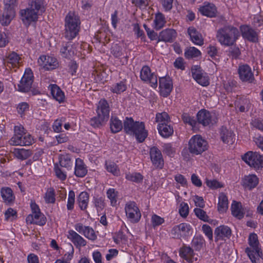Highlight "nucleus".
Returning <instances> with one entry per match:
<instances>
[{
	"label": "nucleus",
	"mask_w": 263,
	"mask_h": 263,
	"mask_svg": "<svg viewBox=\"0 0 263 263\" xmlns=\"http://www.w3.org/2000/svg\"><path fill=\"white\" fill-rule=\"evenodd\" d=\"M125 178L128 180L136 183H140L143 179V176L139 173H129L126 174Z\"/></svg>",
	"instance_id": "8fccbe9b"
},
{
	"label": "nucleus",
	"mask_w": 263,
	"mask_h": 263,
	"mask_svg": "<svg viewBox=\"0 0 263 263\" xmlns=\"http://www.w3.org/2000/svg\"><path fill=\"white\" fill-rule=\"evenodd\" d=\"M22 20L25 25L29 26L32 22L37 20L38 14L29 7L20 11Z\"/></svg>",
	"instance_id": "dca6fc26"
},
{
	"label": "nucleus",
	"mask_w": 263,
	"mask_h": 263,
	"mask_svg": "<svg viewBox=\"0 0 263 263\" xmlns=\"http://www.w3.org/2000/svg\"><path fill=\"white\" fill-rule=\"evenodd\" d=\"M49 88L53 98L60 103L63 102L65 95L60 88L56 84L50 85Z\"/></svg>",
	"instance_id": "2f4dec72"
},
{
	"label": "nucleus",
	"mask_w": 263,
	"mask_h": 263,
	"mask_svg": "<svg viewBox=\"0 0 263 263\" xmlns=\"http://www.w3.org/2000/svg\"><path fill=\"white\" fill-rule=\"evenodd\" d=\"M242 159L255 169L263 167V156L256 152H248L242 157Z\"/></svg>",
	"instance_id": "6e6552de"
},
{
	"label": "nucleus",
	"mask_w": 263,
	"mask_h": 263,
	"mask_svg": "<svg viewBox=\"0 0 263 263\" xmlns=\"http://www.w3.org/2000/svg\"><path fill=\"white\" fill-rule=\"evenodd\" d=\"M158 130L160 135L164 138L171 136L174 132L173 127L167 123H159Z\"/></svg>",
	"instance_id": "473e14b6"
},
{
	"label": "nucleus",
	"mask_w": 263,
	"mask_h": 263,
	"mask_svg": "<svg viewBox=\"0 0 263 263\" xmlns=\"http://www.w3.org/2000/svg\"><path fill=\"white\" fill-rule=\"evenodd\" d=\"M159 88L161 95L164 97H167L173 89V83L171 79L169 77L160 78Z\"/></svg>",
	"instance_id": "f3484780"
},
{
	"label": "nucleus",
	"mask_w": 263,
	"mask_h": 263,
	"mask_svg": "<svg viewBox=\"0 0 263 263\" xmlns=\"http://www.w3.org/2000/svg\"><path fill=\"white\" fill-rule=\"evenodd\" d=\"M44 198L47 203H54L55 200V194L53 188H50L47 191Z\"/></svg>",
	"instance_id": "4d7b16f0"
},
{
	"label": "nucleus",
	"mask_w": 263,
	"mask_h": 263,
	"mask_svg": "<svg viewBox=\"0 0 263 263\" xmlns=\"http://www.w3.org/2000/svg\"><path fill=\"white\" fill-rule=\"evenodd\" d=\"M105 167L107 171L113 174L114 176H119L120 175V170L117 164L114 162H106Z\"/></svg>",
	"instance_id": "de8ad7c7"
},
{
	"label": "nucleus",
	"mask_w": 263,
	"mask_h": 263,
	"mask_svg": "<svg viewBox=\"0 0 263 263\" xmlns=\"http://www.w3.org/2000/svg\"><path fill=\"white\" fill-rule=\"evenodd\" d=\"M166 23L164 14L158 12L155 14L154 21V28L156 30H159L162 28Z\"/></svg>",
	"instance_id": "f704fd0d"
},
{
	"label": "nucleus",
	"mask_w": 263,
	"mask_h": 263,
	"mask_svg": "<svg viewBox=\"0 0 263 263\" xmlns=\"http://www.w3.org/2000/svg\"><path fill=\"white\" fill-rule=\"evenodd\" d=\"M240 29L243 39L253 43L257 42V33L251 27L248 25H242L240 26Z\"/></svg>",
	"instance_id": "412c9836"
},
{
	"label": "nucleus",
	"mask_w": 263,
	"mask_h": 263,
	"mask_svg": "<svg viewBox=\"0 0 263 263\" xmlns=\"http://www.w3.org/2000/svg\"><path fill=\"white\" fill-rule=\"evenodd\" d=\"M123 129L129 135L135 136L139 142H143L148 135L143 122H135L132 118L126 117L123 122Z\"/></svg>",
	"instance_id": "f03ea898"
},
{
	"label": "nucleus",
	"mask_w": 263,
	"mask_h": 263,
	"mask_svg": "<svg viewBox=\"0 0 263 263\" xmlns=\"http://www.w3.org/2000/svg\"><path fill=\"white\" fill-rule=\"evenodd\" d=\"M200 55L201 52L194 47H190L185 50L184 56L187 59L197 58Z\"/></svg>",
	"instance_id": "37998d69"
},
{
	"label": "nucleus",
	"mask_w": 263,
	"mask_h": 263,
	"mask_svg": "<svg viewBox=\"0 0 263 263\" xmlns=\"http://www.w3.org/2000/svg\"><path fill=\"white\" fill-rule=\"evenodd\" d=\"M107 196L110 201L112 206L117 205V199L118 196V192L114 189L110 188L106 192Z\"/></svg>",
	"instance_id": "09e8293b"
},
{
	"label": "nucleus",
	"mask_w": 263,
	"mask_h": 263,
	"mask_svg": "<svg viewBox=\"0 0 263 263\" xmlns=\"http://www.w3.org/2000/svg\"><path fill=\"white\" fill-rule=\"evenodd\" d=\"M177 36V32L173 29H166L161 31L158 35L157 43L163 41L165 43H173Z\"/></svg>",
	"instance_id": "4be33fe9"
},
{
	"label": "nucleus",
	"mask_w": 263,
	"mask_h": 263,
	"mask_svg": "<svg viewBox=\"0 0 263 263\" xmlns=\"http://www.w3.org/2000/svg\"><path fill=\"white\" fill-rule=\"evenodd\" d=\"M193 78L196 81L202 86H206L209 84V78L204 75L201 67L195 65L191 69Z\"/></svg>",
	"instance_id": "2eb2a0df"
},
{
	"label": "nucleus",
	"mask_w": 263,
	"mask_h": 263,
	"mask_svg": "<svg viewBox=\"0 0 263 263\" xmlns=\"http://www.w3.org/2000/svg\"><path fill=\"white\" fill-rule=\"evenodd\" d=\"M20 138L22 142V143L10 144L12 145L29 146L31 145L34 142V139L29 134L21 135V137Z\"/></svg>",
	"instance_id": "a18cd8bd"
},
{
	"label": "nucleus",
	"mask_w": 263,
	"mask_h": 263,
	"mask_svg": "<svg viewBox=\"0 0 263 263\" xmlns=\"http://www.w3.org/2000/svg\"><path fill=\"white\" fill-rule=\"evenodd\" d=\"M194 212L196 216L200 220L205 222H209V218L206 212L201 208H195Z\"/></svg>",
	"instance_id": "864d4df0"
},
{
	"label": "nucleus",
	"mask_w": 263,
	"mask_h": 263,
	"mask_svg": "<svg viewBox=\"0 0 263 263\" xmlns=\"http://www.w3.org/2000/svg\"><path fill=\"white\" fill-rule=\"evenodd\" d=\"M89 201V194L86 192H81L78 197L79 206L82 210L87 209Z\"/></svg>",
	"instance_id": "ea45409f"
},
{
	"label": "nucleus",
	"mask_w": 263,
	"mask_h": 263,
	"mask_svg": "<svg viewBox=\"0 0 263 263\" xmlns=\"http://www.w3.org/2000/svg\"><path fill=\"white\" fill-rule=\"evenodd\" d=\"M204 240L201 236L197 235L195 236L192 240V247L195 248L196 250H200L203 246Z\"/></svg>",
	"instance_id": "3c124183"
},
{
	"label": "nucleus",
	"mask_w": 263,
	"mask_h": 263,
	"mask_svg": "<svg viewBox=\"0 0 263 263\" xmlns=\"http://www.w3.org/2000/svg\"><path fill=\"white\" fill-rule=\"evenodd\" d=\"M37 63L41 67L47 70H53L58 66V62L55 58L46 55H41Z\"/></svg>",
	"instance_id": "4468645a"
},
{
	"label": "nucleus",
	"mask_w": 263,
	"mask_h": 263,
	"mask_svg": "<svg viewBox=\"0 0 263 263\" xmlns=\"http://www.w3.org/2000/svg\"><path fill=\"white\" fill-rule=\"evenodd\" d=\"M218 198V210L220 213H224L228 209V198L224 193H221L219 194Z\"/></svg>",
	"instance_id": "e433bc0d"
},
{
	"label": "nucleus",
	"mask_w": 263,
	"mask_h": 263,
	"mask_svg": "<svg viewBox=\"0 0 263 263\" xmlns=\"http://www.w3.org/2000/svg\"><path fill=\"white\" fill-rule=\"evenodd\" d=\"M179 255L190 262H193L194 261H197L198 259V256H195L193 250L190 247L186 246L180 248Z\"/></svg>",
	"instance_id": "393cba45"
},
{
	"label": "nucleus",
	"mask_w": 263,
	"mask_h": 263,
	"mask_svg": "<svg viewBox=\"0 0 263 263\" xmlns=\"http://www.w3.org/2000/svg\"><path fill=\"white\" fill-rule=\"evenodd\" d=\"M189 208L187 203L182 202L180 204L179 212L180 215L183 217H186L189 214Z\"/></svg>",
	"instance_id": "e2e57ef3"
},
{
	"label": "nucleus",
	"mask_w": 263,
	"mask_h": 263,
	"mask_svg": "<svg viewBox=\"0 0 263 263\" xmlns=\"http://www.w3.org/2000/svg\"><path fill=\"white\" fill-rule=\"evenodd\" d=\"M199 11L202 15L209 17H214L217 12L216 6L212 3L205 2L198 8Z\"/></svg>",
	"instance_id": "b1692460"
},
{
	"label": "nucleus",
	"mask_w": 263,
	"mask_h": 263,
	"mask_svg": "<svg viewBox=\"0 0 263 263\" xmlns=\"http://www.w3.org/2000/svg\"><path fill=\"white\" fill-rule=\"evenodd\" d=\"M122 48L117 44H113L111 48V52L115 58H119L122 55Z\"/></svg>",
	"instance_id": "052dcab7"
},
{
	"label": "nucleus",
	"mask_w": 263,
	"mask_h": 263,
	"mask_svg": "<svg viewBox=\"0 0 263 263\" xmlns=\"http://www.w3.org/2000/svg\"><path fill=\"white\" fill-rule=\"evenodd\" d=\"M25 129L22 125H15L14 126V135L9 140L10 144L22 143L20 140L21 135L26 134Z\"/></svg>",
	"instance_id": "7c9ffc66"
},
{
	"label": "nucleus",
	"mask_w": 263,
	"mask_h": 263,
	"mask_svg": "<svg viewBox=\"0 0 263 263\" xmlns=\"http://www.w3.org/2000/svg\"><path fill=\"white\" fill-rule=\"evenodd\" d=\"M1 195L6 203H12L15 199L12 190L9 187H3L1 189Z\"/></svg>",
	"instance_id": "72a5a7b5"
},
{
	"label": "nucleus",
	"mask_w": 263,
	"mask_h": 263,
	"mask_svg": "<svg viewBox=\"0 0 263 263\" xmlns=\"http://www.w3.org/2000/svg\"><path fill=\"white\" fill-rule=\"evenodd\" d=\"M220 136L222 141L229 145L232 144L235 139L233 132L224 126L220 129Z\"/></svg>",
	"instance_id": "5701e85b"
},
{
	"label": "nucleus",
	"mask_w": 263,
	"mask_h": 263,
	"mask_svg": "<svg viewBox=\"0 0 263 263\" xmlns=\"http://www.w3.org/2000/svg\"><path fill=\"white\" fill-rule=\"evenodd\" d=\"M259 180L255 175H249L245 176L242 179V185L249 190L255 188L258 184Z\"/></svg>",
	"instance_id": "a878e982"
},
{
	"label": "nucleus",
	"mask_w": 263,
	"mask_h": 263,
	"mask_svg": "<svg viewBox=\"0 0 263 263\" xmlns=\"http://www.w3.org/2000/svg\"><path fill=\"white\" fill-rule=\"evenodd\" d=\"M80 21L74 12H69L65 18V37L68 40L74 38L79 31Z\"/></svg>",
	"instance_id": "7ed1b4c3"
},
{
	"label": "nucleus",
	"mask_w": 263,
	"mask_h": 263,
	"mask_svg": "<svg viewBox=\"0 0 263 263\" xmlns=\"http://www.w3.org/2000/svg\"><path fill=\"white\" fill-rule=\"evenodd\" d=\"M205 183L209 187L213 190L223 187V185L222 183L215 179L209 180L206 179Z\"/></svg>",
	"instance_id": "6e6d98bb"
},
{
	"label": "nucleus",
	"mask_w": 263,
	"mask_h": 263,
	"mask_svg": "<svg viewBox=\"0 0 263 263\" xmlns=\"http://www.w3.org/2000/svg\"><path fill=\"white\" fill-rule=\"evenodd\" d=\"M68 233V238L71 240L77 248H80L81 247L86 245V241L74 231L69 230Z\"/></svg>",
	"instance_id": "cd10ccee"
},
{
	"label": "nucleus",
	"mask_w": 263,
	"mask_h": 263,
	"mask_svg": "<svg viewBox=\"0 0 263 263\" xmlns=\"http://www.w3.org/2000/svg\"><path fill=\"white\" fill-rule=\"evenodd\" d=\"M140 79L142 81L151 84L153 88H156L158 85L157 77L155 73H152L148 66H144L140 71Z\"/></svg>",
	"instance_id": "f8f14e48"
},
{
	"label": "nucleus",
	"mask_w": 263,
	"mask_h": 263,
	"mask_svg": "<svg viewBox=\"0 0 263 263\" xmlns=\"http://www.w3.org/2000/svg\"><path fill=\"white\" fill-rule=\"evenodd\" d=\"M126 89V86L125 83L121 81L117 83L111 88V91L114 93H120Z\"/></svg>",
	"instance_id": "603ef678"
},
{
	"label": "nucleus",
	"mask_w": 263,
	"mask_h": 263,
	"mask_svg": "<svg viewBox=\"0 0 263 263\" xmlns=\"http://www.w3.org/2000/svg\"><path fill=\"white\" fill-rule=\"evenodd\" d=\"M97 112V116L94 117L90 120V125L94 127H99L109 118V105L105 99H101L99 102Z\"/></svg>",
	"instance_id": "39448f33"
},
{
	"label": "nucleus",
	"mask_w": 263,
	"mask_h": 263,
	"mask_svg": "<svg viewBox=\"0 0 263 263\" xmlns=\"http://www.w3.org/2000/svg\"><path fill=\"white\" fill-rule=\"evenodd\" d=\"M164 222V220L163 218L154 214L152 217V223L153 226L155 227L162 224Z\"/></svg>",
	"instance_id": "338daca9"
},
{
	"label": "nucleus",
	"mask_w": 263,
	"mask_h": 263,
	"mask_svg": "<svg viewBox=\"0 0 263 263\" xmlns=\"http://www.w3.org/2000/svg\"><path fill=\"white\" fill-rule=\"evenodd\" d=\"M248 241L250 247L245 249V252L252 263H257V260L262 258L263 256L257 235L255 233L250 234Z\"/></svg>",
	"instance_id": "20e7f679"
},
{
	"label": "nucleus",
	"mask_w": 263,
	"mask_h": 263,
	"mask_svg": "<svg viewBox=\"0 0 263 263\" xmlns=\"http://www.w3.org/2000/svg\"><path fill=\"white\" fill-rule=\"evenodd\" d=\"M110 128L112 133H117L123 128V125L121 121L117 117H111L110 120Z\"/></svg>",
	"instance_id": "79ce46f5"
},
{
	"label": "nucleus",
	"mask_w": 263,
	"mask_h": 263,
	"mask_svg": "<svg viewBox=\"0 0 263 263\" xmlns=\"http://www.w3.org/2000/svg\"><path fill=\"white\" fill-rule=\"evenodd\" d=\"M215 241L223 240L229 239L232 235L231 229L227 226L221 225L217 227L214 231Z\"/></svg>",
	"instance_id": "a211bd4d"
},
{
	"label": "nucleus",
	"mask_w": 263,
	"mask_h": 263,
	"mask_svg": "<svg viewBox=\"0 0 263 263\" xmlns=\"http://www.w3.org/2000/svg\"><path fill=\"white\" fill-rule=\"evenodd\" d=\"M60 166H59L58 164H54V172L56 176L60 180L63 181L66 179L67 175L66 172L63 170Z\"/></svg>",
	"instance_id": "5fc2aeb1"
},
{
	"label": "nucleus",
	"mask_w": 263,
	"mask_h": 263,
	"mask_svg": "<svg viewBox=\"0 0 263 263\" xmlns=\"http://www.w3.org/2000/svg\"><path fill=\"white\" fill-rule=\"evenodd\" d=\"M187 33L193 43L199 46L203 44L204 40L201 34L194 27H189L187 29Z\"/></svg>",
	"instance_id": "c85d7f7f"
},
{
	"label": "nucleus",
	"mask_w": 263,
	"mask_h": 263,
	"mask_svg": "<svg viewBox=\"0 0 263 263\" xmlns=\"http://www.w3.org/2000/svg\"><path fill=\"white\" fill-rule=\"evenodd\" d=\"M59 159L60 166L61 167H65L68 170L71 169L72 166V161L70 155H61L59 156Z\"/></svg>",
	"instance_id": "4c0bfd02"
},
{
	"label": "nucleus",
	"mask_w": 263,
	"mask_h": 263,
	"mask_svg": "<svg viewBox=\"0 0 263 263\" xmlns=\"http://www.w3.org/2000/svg\"><path fill=\"white\" fill-rule=\"evenodd\" d=\"M238 73L239 79L242 82L251 83L254 79L251 68L247 64L239 65L238 68Z\"/></svg>",
	"instance_id": "ddd939ff"
},
{
	"label": "nucleus",
	"mask_w": 263,
	"mask_h": 263,
	"mask_svg": "<svg viewBox=\"0 0 263 263\" xmlns=\"http://www.w3.org/2000/svg\"><path fill=\"white\" fill-rule=\"evenodd\" d=\"M7 62L11 64L13 66L16 67L20 64V61L21 60L20 55L16 52L13 51L9 53L6 57Z\"/></svg>",
	"instance_id": "c03bdc74"
},
{
	"label": "nucleus",
	"mask_w": 263,
	"mask_h": 263,
	"mask_svg": "<svg viewBox=\"0 0 263 263\" xmlns=\"http://www.w3.org/2000/svg\"><path fill=\"white\" fill-rule=\"evenodd\" d=\"M74 175L78 177H84L87 173V168L84 161L80 158L76 159Z\"/></svg>",
	"instance_id": "c756f323"
},
{
	"label": "nucleus",
	"mask_w": 263,
	"mask_h": 263,
	"mask_svg": "<svg viewBox=\"0 0 263 263\" xmlns=\"http://www.w3.org/2000/svg\"><path fill=\"white\" fill-rule=\"evenodd\" d=\"M239 36L238 29L232 25L225 26L216 32L217 41L222 46L227 47L235 45Z\"/></svg>",
	"instance_id": "f257e3e1"
},
{
	"label": "nucleus",
	"mask_w": 263,
	"mask_h": 263,
	"mask_svg": "<svg viewBox=\"0 0 263 263\" xmlns=\"http://www.w3.org/2000/svg\"><path fill=\"white\" fill-rule=\"evenodd\" d=\"M75 202V194L73 191H70L68 194V198L67 204V208L68 210H72L74 208Z\"/></svg>",
	"instance_id": "13d9d810"
},
{
	"label": "nucleus",
	"mask_w": 263,
	"mask_h": 263,
	"mask_svg": "<svg viewBox=\"0 0 263 263\" xmlns=\"http://www.w3.org/2000/svg\"><path fill=\"white\" fill-rule=\"evenodd\" d=\"M202 230L210 240H213V231L210 226L205 224H203L202 227Z\"/></svg>",
	"instance_id": "680f3d73"
},
{
	"label": "nucleus",
	"mask_w": 263,
	"mask_h": 263,
	"mask_svg": "<svg viewBox=\"0 0 263 263\" xmlns=\"http://www.w3.org/2000/svg\"><path fill=\"white\" fill-rule=\"evenodd\" d=\"M230 47L229 50L230 55L232 57L233 59H237L241 54L239 48L238 47L234 45Z\"/></svg>",
	"instance_id": "0e129e2a"
},
{
	"label": "nucleus",
	"mask_w": 263,
	"mask_h": 263,
	"mask_svg": "<svg viewBox=\"0 0 263 263\" xmlns=\"http://www.w3.org/2000/svg\"><path fill=\"white\" fill-rule=\"evenodd\" d=\"M74 228L77 232L91 240H95L97 239V235L93 229L89 226H85L81 223H78L75 224Z\"/></svg>",
	"instance_id": "aec40b11"
},
{
	"label": "nucleus",
	"mask_w": 263,
	"mask_h": 263,
	"mask_svg": "<svg viewBox=\"0 0 263 263\" xmlns=\"http://www.w3.org/2000/svg\"><path fill=\"white\" fill-rule=\"evenodd\" d=\"M188 149L193 155H198L206 151L208 148V142L201 136H193L189 141Z\"/></svg>",
	"instance_id": "423d86ee"
},
{
	"label": "nucleus",
	"mask_w": 263,
	"mask_h": 263,
	"mask_svg": "<svg viewBox=\"0 0 263 263\" xmlns=\"http://www.w3.org/2000/svg\"><path fill=\"white\" fill-rule=\"evenodd\" d=\"M32 155L31 152L29 149L24 148L18 149L14 152L15 156L21 160H25Z\"/></svg>",
	"instance_id": "49530a36"
},
{
	"label": "nucleus",
	"mask_w": 263,
	"mask_h": 263,
	"mask_svg": "<svg viewBox=\"0 0 263 263\" xmlns=\"http://www.w3.org/2000/svg\"><path fill=\"white\" fill-rule=\"evenodd\" d=\"M26 222L30 224L44 226L46 223V218L41 212H37L29 215L26 218Z\"/></svg>",
	"instance_id": "bb28decb"
},
{
	"label": "nucleus",
	"mask_w": 263,
	"mask_h": 263,
	"mask_svg": "<svg viewBox=\"0 0 263 263\" xmlns=\"http://www.w3.org/2000/svg\"><path fill=\"white\" fill-rule=\"evenodd\" d=\"M29 6L30 9L35 11L37 14L39 11L42 12L45 11L43 0H29Z\"/></svg>",
	"instance_id": "a19ab883"
},
{
	"label": "nucleus",
	"mask_w": 263,
	"mask_h": 263,
	"mask_svg": "<svg viewBox=\"0 0 263 263\" xmlns=\"http://www.w3.org/2000/svg\"><path fill=\"white\" fill-rule=\"evenodd\" d=\"M182 119L185 123H188L193 127L195 126L196 124V120L186 113L182 114Z\"/></svg>",
	"instance_id": "69168bd1"
},
{
	"label": "nucleus",
	"mask_w": 263,
	"mask_h": 263,
	"mask_svg": "<svg viewBox=\"0 0 263 263\" xmlns=\"http://www.w3.org/2000/svg\"><path fill=\"white\" fill-rule=\"evenodd\" d=\"M231 212L234 216L239 219L244 216L241 203L236 201H234L231 205Z\"/></svg>",
	"instance_id": "c9c22d12"
},
{
	"label": "nucleus",
	"mask_w": 263,
	"mask_h": 263,
	"mask_svg": "<svg viewBox=\"0 0 263 263\" xmlns=\"http://www.w3.org/2000/svg\"><path fill=\"white\" fill-rule=\"evenodd\" d=\"M33 74L31 69H26L24 74L18 84L20 91L26 92L30 90L33 83Z\"/></svg>",
	"instance_id": "9b49d317"
},
{
	"label": "nucleus",
	"mask_w": 263,
	"mask_h": 263,
	"mask_svg": "<svg viewBox=\"0 0 263 263\" xmlns=\"http://www.w3.org/2000/svg\"><path fill=\"white\" fill-rule=\"evenodd\" d=\"M4 11L0 14V23L3 26L10 24L15 16L14 7L16 6L17 0H3Z\"/></svg>",
	"instance_id": "0eeeda50"
},
{
	"label": "nucleus",
	"mask_w": 263,
	"mask_h": 263,
	"mask_svg": "<svg viewBox=\"0 0 263 263\" xmlns=\"http://www.w3.org/2000/svg\"><path fill=\"white\" fill-rule=\"evenodd\" d=\"M168 120L169 116L165 112L158 114L156 117V121L159 123H167Z\"/></svg>",
	"instance_id": "bf43d9fd"
},
{
	"label": "nucleus",
	"mask_w": 263,
	"mask_h": 263,
	"mask_svg": "<svg viewBox=\"0 0 263 263\" xmlns=\"http://www.w3.org/2000/svg\"><path fill=\"white\" fill-rule=\"evenodd\" d=\"M60 52L62 55L66 58H70L74 54V50H73L71 43L67 42L63 44L60 50Z\"/></svg>",
	"instance_id": "58836bf2"
},
{
	"label": "nucleus",
	"mask_w": 263,
	"mask_h": 263,
	"mask_svg": "<svg viewBox=\"0 0 263 263\" xmlns=\"http://www.w3.org/2000/svg\"><path fill=\"white\" fill-rule=\"evenodd\" d=\"M150 156L153 164L157 168H162L164 161L161 151L156 147H153L150 149Z\"/></svg>",
	"instance_id": "6ab92c4d"
},
{
	"label": "nucleus",
	"mask_w": 263,
	"mask_h": 263,
	"mask_svg": "<svg viewBox=\"0 0 263 263\" xmlns=\"http://www.w3.org/2000/svg\"><path fill=\"white\" fill-rule=\"evenodd\" d=\"M197 118L198 123L204 126L213 125L217 122V120L215 114L205 109L200 110L197 113Z\"/></svg>",
	"instance_id": "9d476101"
},
{
	"label": "nucleus",
	"mask_w": 263,
	"mask_h": 263,
	"mask_svg": "<svg viewBox=\"0 0 263 263\" xmlns=\"http://www.w3.org/2000/svg\"><path fill=\"white\" fill-rule=\"evenodd\" d=\"M125 211L126 215L130 222L137 223L140 220L141 214L135 202H127L125 206Z\"/></svg>",
	"instance_id": "1a4fd4ad"
},
{
	"label": "nucleus",
	"mask_w": 263,
	"mask_h": 263,
	"mask_svg": "<svg viewBox=\"0 0 263 263\" xmlns=\"http://www.w3.org/2000/svg\"><path fill=\"white\" fill-rule=\"evenodd\" d=\"M95 206L98 209L102 210L104 207V200L103 197L97 196L94 198Z\"/></svg>",
	"instance_id": "774afa93"
}]
</instances>
